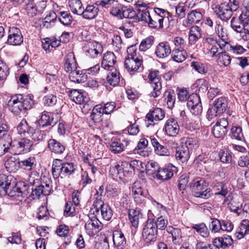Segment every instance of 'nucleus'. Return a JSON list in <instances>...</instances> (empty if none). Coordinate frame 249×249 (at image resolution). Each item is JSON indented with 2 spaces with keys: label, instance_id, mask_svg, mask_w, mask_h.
I'll return each mask as SVG.
<instances>
[{
  "label": "nucleus",
  "instance_id": "nucleus-1",
  "mask_svg": "<svg viewBox=\"0 0 249 249\" xmlns=\"http://www.w3.org/2000/svg\"><path fill=\"white\" fill-rule=\"evenodd\" d=\"M239 8V3L236 0H229L228 3H223L215 8V12L222 20L227 21Z\"/></svg>",
  "mask_w": 249,
  "mask_h": 249
},
{
  "label": "nucleus",
  "instance_id": "nucleus-2",
  "mask_svg": "<svg viewBox=\"0 0 249 249\" xmlns=\"http://www.w3.org/2000/svg\"><path fill=\"white\" fill-rule=\"evenodd\" d=\"M190 188L196 197L208 199L212 194L211 189L207 188L205 180L201 178L194 179L190 184Z\"/></svg>",
  "mask_w": 249,
  "mask_h": 249
},
{
  "label": "nucleus",
  "instance_id": "nucleus-3",
  "mask_svg": "<svg viewBox=\"0 0 249 249\" xmlns=\"http://www.w3.org/2000/svg\"><path fill=\"white\" fill-rule=\"evenodd\" d=\"M154 224V219H148L142 229V238L147 244H153L157 240L158 230Z\"/></svg>",
  "mask_w": 249,
  "mask_h": 249
},
{
  "label": "nucleus",
  "instance_id": "nucleus-4",
  "mask_svg": "<svg viewBox=\"0 0 249 249\" xmlns=\"http://www.w3.org/2000/svg\"><path fill=\"white\" fill-rule=\"evenodd\" d=\"M8 145L16 155H18L30 152L33 148V142L30 139L22 138L18 141L11 142Z\"/></svg>",
  "mask_w": 249,
  "mask_h": 249
},
{
  "label": "nucleus",
  "instance_id": "nucleus-5",
  "mask_svg": "<svg viewBox=\"0 0 249 249\" xmlns=\"http://www.w3.org/2000/svg\"><path fill=\"white\" fill-rule=\"evenodd\" d=\"M127 166L128 162L123 161L121 164H118L112 167L110 172L114 178H118L123 180L125 178H128L132 175V172L128 169Z\"/></svg>",
  "mask_w": 249,
  "mask_h": 249
},
{
  "label": "nucleus",
  "instance_id": "nucleus-6",
  "mask_svg": "<svg viewBox=\"0 0 249 249\" xmlns=\"http://www.w3.org/2000/svg\"><path fill=\"white\" fill-rule=\"evenodd\" d=\"M58 17L59 21L63 25L68 26L71 23L72 21V17L68 12H60L57 15L55 12H52L49 16L47 15L45 18V22H54Z\"/></svg>",
  "mask_w": 249,
  "mask_h": 249
},
{
  "label": "nucleus",
  "instance_id": "nucleus-7",
  "mask_svg": "<svg viewBox=\"0 0 249 249\" xmlns=\"http://www.w3.org/2000/svg\"><path fill=\"white\" fill-rule=\"evenodd\" d=\"M187 106L191 112L195 115H198L202 112L200 98L196 93H193L190 95Z\"/></svg>",
  "mask_w": 249,
  "mask_h": 249
},
{
  "label": "nucleus",
  "instance_id": "nucleus-8",
  "mask_svg": "<svg viewBox=\"0 0 249 249\" xmlns=\"http://www.w3.org/2000/svg\"><path fill=\"white\" fill-rule=\"evenodd\" d=\"M159 73V71H151L148 75V78L153 88V91L150 95L154 98L158 97L161 93V84L158 77Z\"/></svg>",
  "mask_w": 249,
  "mask_h": 249
},
{
  "label": "nucleus",
  "instance_id": "nucleus-9",
  "mask_svg": "<svg viewBox=\"0 0 249 249\" xmlns=\"http://www.w3.org/2000/svg\"><path fill=\"white\" fill-rule=\"evenodd\" d=\"M23 36L21 31L17 27H10L6 43L11 45H19L23 42Z\"/></svg>",
  "mask_w": 249,
  "mask_h": 249
},
{
  "label": "nucleus",
  "instance_id": "nucleus-10",
  "mask_svg": "<svg viewBox=\"0 0 249 249\" xmlns=\"http://www.w3.org/2000/svg\"><path fill=\"white\" fill-rule=\"evenodd\" d=\"M103 50V49L101 44L95 41L89 42L87 46L85 47L86 55L92 58H95L98 55L101 54Z\"/></svg>",
  "mask_w": 249,
  "mask_h": 249
},
{
  "label": "nucleus",
  "instance_id": "nucleus-11",
  "mask_svg": "<svg viewBox=\"0 0 249 249\" xmlns=\"http://www.w3.org/2000/svg\"><path fill=\"white\" fill-rule=\"evenodd\" d=\"M93 206L96 209H100L101 215L104 219L107 221L111 219L113 215L112 210L108 204L104 203L101 198L94 202Z\"/></svg>",
  "mask_w": 249,
  "mask_h": 249
},
{
  "label": "nucleus",
  "instance_id": "nucleus-12",
  "mask_svg": "<svg viewBox=\"0 0 249 249\" xmlns=\"http://www.w3.org/2000/svg\"><path fill=\"white\" fill-rule=\"evenodd\" d=\"M4 165L8 172L15 173L20 168L19 159L15 154L13 156H7Z\"/></svg>",
  "mask_w": 249,
  "mask_h": 249
},
{
  "label": "nucleus",
  "instance_id": "nucleus-13",
  "mask_svg": "<svg viewBox=\"0 0 249 249\" xmlns=\"http://www.w3.org/2000/svg\"><path fill=\"white\" fill-rule=\"evenodd\" d=\"M21 94L13 95L8 103L9 110L14 113H18L23 111L21 105Z\"/></svg>",
  "mask_w": 249,
  "mask_h": 249
},
{
  "label": "nucleus",
  "instance_id": "nucleus-14",
  "mask_svg": "<svg viewBox=\"0 0 249 249\" xmlns=\"http://www.w3.org/2000/svg\"><path fill=\"white\" fill-rule=\"evenodd\" d=\"M165 117V113L160 108H155L150 111L146 116V122H147V126L152 124L154 121H159L162 120Z\"/></svg>",
  "mask_w": 249,
  "mask_h": 249
},
{
  "label": "nucleus",
  "instance_id": "nucleus-15",
  "mask_svg": "<svg viewBox=\"0 0 249 249\" xmlns=\"http://www.w3.org/2000/svg\"><path fill=\"white\" fill-rule=\"evenodd\" d=\"M177 171L176 167L172 164H169L157 172V178L162 181L168 180L173 177Z\"/></svg>",
  "mask_w": 249,
  "mask_h": 249
},
{
  "label": "nucleus",
  "instance_id": "nucleus-16",
  "mask_svg": "<svg viewBox=\"0 0 249 249\" xmlns=\"http://www.w3.org/2000/svg\"><path fill=\"white\" fill-rule=\"evenodd\" d=\"M130 145V142L126 139L122 142L113 141L110 143L109 150L114 154L120 153L126 149H129Z\"/></svg>",
  "mask_w": 249,
  "mask_h": 249
},
{
  "label": "nucleus",
  "instance_id": "nucleus-17",
  "mask_svg": "<svg viewBox=\"0 0 249 249\" xmlns=\"http://www.w3.org/2000/svg\"><path fill=\"white\" fill-rule=\"evenodd\" d=\"M142 60L140 57L129 58L125 57L124 67L129 72L137 71L142 65Z\"/></svg>",
  "mask_w": 249,
  "mask_h": 249
},
{
  "label": "nucleus",
  "instance_id": "nucleus-18",
  "mask_svg": "<svg viewBox=\"0 0 249 249\" xmlns=\"http://www.w3.org/2000/svg\"><path fill=\"white\" fill-rule=\"evenodd\" d=\"M116 62V57L113 53L108 52L104 54L101 66L105 70L116 68L114 65Z\"/></svg>",
  "mask_w": 249,
  "mask_h": 249
},
{
  "label": "nucleus",
  "instance_id": "nucleus-19",
  "mask_svg": "<svg viewBox=\"0 0 249 249\" xmlns=\"http://www.w3.org/2000/svg\"><path fill=\"white\" fill-rule=\"evenodd\" d=\"M53 114L49 112L44 111L42 113L40 119L36 121L40 127H45L49 125H54L56 124V121L54 120Z\"/></svg>",
  "mask_w": 249,
  "mask_h": 249
},
{
  "label": "nucleus",
  "instance_id": "nucleus-20",
  "mask_svg": "<svg viewBox=\"0 0 249 249\" xmlns=\"http://www.w3.org/2000/svg\"><path fill=\"white\" fill-rule=\"evenodd\" d=\"M164 128L166 133L172 137L176 136L179 130L178 123L174 118H170L166 121Z\"/></svg>",
  "mask_w": 249,
  "mask_h": 249
},
{
  "label": "nucleus",
  "instance_id": "nucleus-21",
  "mask_svg": "<svg viewBox=\"0 0 249 249\" xmlns=\"http://www.w3.org/2000/svg\"><path fill=\"white\" fill-rule=\"evenodd\" d=\"M101 223L95 216L89 219L85 224V228L89 234H95L98 232Z\"/></svg>",
  "mask_w": 249,
  "mask_h": 249
},
{
  "label": "nucleus",
  "instance_id": "nucleus-22",
  "mask_svg": "<svg viewBox=\"0 0 249 249\" xmlns=\"http://www.w3.org/2000/svg\"><path fill=\"white\" fill-rule=\"evenodd\" d=\"M175 158L179 163L186 162L190 158V151L186 146L182 145L177 147Z\"/></svg>",
  "mask_w": 249,
  "mask_h": 249
},
{
  "label": "nucleus",
  "instance_id": "nucleus-23",
  "mask_svg": "<svg viewBox=\"0 0 249 249\" xmlns=\"http://www.w3.org/2000/svg\"><path fill=\"white\" fill-rule=\"evenodd\" d=\"M202 11L201 9H196L189 12L185 21L186 24L185 26L191 25L193 23H198L203 18Z\"/></svg>",
  "mask_w": 249,
  "mask_h": 249
},
{
  "label": "nucleus",
  "instance_id": "nucleus-24",
  "mask_svg": "<svg viewBox=\"0 0 249 249\" xmlns=\"http://www.w3.org/2000/svg\"><path fill=\"white\" fill-rule=\"evenodd\" d=\"M151 142L154 147V151L157 155L161 156H169L170 155L169 150L166 147L162 145L155 138H150Z\"/></svg>",
  "mask_w": 249,
  "mask_h": 249
},
{
  "label": "nucleus",
  "instance_id": "nucleus-25",
  "mask_svg": "<svg viewBox=\"0 0 249 249\" xmlns=\"http://www.w3.org/2000/svg\"><path fill=\"white\" fill-rule=\"evenodd\" d=\"M64 61V69L66 72H69L77 69V64L73 52L69 53L65 56Z\"/></svg>",
  "mask_w": 249,
  "mask_h": 249
},
{
  "label": "nucleus",
  "instance_id": "nucleus-26",
  "mask_svg": "<svg viewBox=\"0 0 249 249\" xmlns=\"http://www.w3.org/2000/svg\"><path fill=\"white\" fill-rule=\"evenodd\" d=\"M155 53L158 58H164L168 56L171 51L167 43L160 42L156 46Z\"/></svg>",
  "mask_w": 249,
  "mask_h": 249
},
{
  "label": "nucleus",
  "instance_id": "nucleus-27",
  "mask_svg": "<svg viewBox=\"0 0 249 249\" xmlns=\"http://www.w3.org/2000/svg\"><path fill=\"white\" fill-rule=\"evenodd\" d=\"M231 26L233 30L240 34L243 39H247V34L248 33V30H246L242 23L239 20L238 21L235 17H233L231 21Z\"/></svg>",
  "mask_w": 249,
  "mask_h": 249
},
{
  "label": "nucleus",
  "instance_id": "nucleus-28",
  "mask_svg": "<svg viewBox=\"0 0 249 249\" xmlns=\"http://www.w3.org/2000/svg\"><path fill=\"white\" fill-rule=\"evenodd\" d=\"M113 243L117 249H124L126 245V239L123 232L119 230L113 233Z\"/></svg>",
  "mask_w": 249,
  "mask_h": 249
},
{
  "label": "nucleus",
  "instance_id": "nucleus-29",
  "mask_svg": "<svg viewBox=\"0 0 249 249\" xmlns=\"http://www.w3.org/2000/svg\"><path fill=\"white\" fill-rule=\"evenodd\" d=\"M63 162L61 160L54 159L53 162L52 173L54 179H57L59 177L63 178Z\"/></svg>",
  "mask_w": 249,
  "mask_h": 249
},
{
  "label": "nucleus",
  "instance_id": "nucleus-30",
  "mask_svg": "<svg viewBox=\"0 0 249 249\" xmlns=\"http://www.w3.org/2000/svg\"><path fill=\"white\" fill-rule=\"evenodd\" d=\"M48 145L49 150L56 154H62L65 150V147L62 143L53 139L48 141Z\"/></svg>",
  "mask_w": 249,
  "mask_h": 249
},
{
  "label": "nucleus",
  "instance_id": "nucleus-31",
  "mask_svg": "<svg viewBox=\"0 0 249 249\" xmlns=\"http://www.w3.org/2000/svg\"><path fill=\"white\" fill-rule=\"evenodd\" d=\"M70 72L69 78L71 81L77 83L84 82L87 79V75L82 71L75 69Z\"/></svg>",
  "mask_w": 249,
  "mask_h": 249
},
{
  "label": "nucleus",
  "instance_id": "nucleus-32",
  "mask_svg": "<svg viewBox=\"0 0 249 249\" xmlns=\"http://www.w3.org/2000/svg\"><path fill=\"white\" fill-rule=\"evenodd\" d=\"M142 19L148 23L150 28H157L158 26V20L159 15H154L153 17H151L149 12L148 11H142Z\"/></svg>",
  "mask_w": 249,
  "mask_h": 249
},
{
  "label": "nucleus",
  "instance_id": "nucleus-33",
  "mask_svg": "<svg viewBox=\"0 0 249 249\" xmlns=\"http://www.w3.org/2000/svg\"><path fill=\"white\" fill-rule=\"evenodd\" d=\"M166 231L172 235V241L175 244L179 245L181 243L182 234L180 229L168 226Z\"/></svg>",
  "mask_w": 249,
  "mask_h": 249
},
{
  "label": "nucleus",
  "instance_id": "nucleus-34",
  "mask_svg": "<svg viewBox=\"0 0 249 249\" xmlns=\"http://www.w3.org/2000/svg\"><path fill=\"white\" fill-rule=\"evenodd\" d=\"M214 242L217 245L218 248L226 249L230 247L233 240L231 237L229 235H225L222 237H216L213 239Z\"/></svg>",
  "mask_w": 249,
  "mask_h": 249
},
{
  "label": "nucleus",
  "instance_id": "nucleus-35",
  "mask_svg": "<svg viewBox=\"0 0 249 249\" xmlns=\"http://www.w3.org/2000/svg\"><path fill=\"white\" fill-rule=\"evenodd\" d=\"M108 71H110L107 77V82L111 86H116L120 82V73L116 68H112Z\"/></svg>",
  "mask_w": 249,
  "mask_h": 249
},
{
  "label": "nucleus",
  "instance_id": "nucleus-36",
  "mask_svg": "<svg viewBox=\"0 0 249 249\" xmlns=\"http://www.w3.org/2000/svg\"><path fill=\"white\" fill-rule=\"evenodd\" d=\"M201 30L197 26L191 28L189 35V42L191 44H194L201 37Z\"/></svg>",
  "mask_w": 249,
  "mask_h": 249
},
{
  "label": "nucleus",
  "instance_id": "nucleus-37",
  "mask_svg": "<svg viewBox=\"0 0 249 249\" xmlns=\"http://www.w3.org/2000/svg\"><path fill=\"white\" fill-rule=\"evenodd\" d=\"M18 134L26 136V134L30 135L33 133V127L28 124L27 121L23 119L17 126Z\"/></svg>",
  "mask_w": 249,
  "mask_h": 249
},
{
  "label": "nucleus",
  "instance_id": "nucleus-38",
  "mask_svg": "<svg viewBox=\"0 0 249 249\" xmlns=\"http://www.w3.org/2000/svg\"><path fill=\"white\" fill-rule=\"evenodd\" d=\"M247 234H249V221L244 220L237 229L235 236L237 238L240 239Z\"/></svg>",
  "mask_w": 249,
  "mask_h": 249
},
{
  "label": "nucleus",
  "instance_id": "nucleus-39",
  "mask_svg": "<svg viewBox=\"0 0 249 249\" xmlns=\"http://www.w3.org/2000/svg\"><path fill=\"white\" fill-rule=\"evenodd\" d=\"M21 100L20 101L23 111L32 108L34 105V96L32 94H21Z\"/></svg>",
  "mask_w": 249,
  "mask_h": 249
},
{
  "label": "nucleus",
  "instance_id": "nucleus-40",
  "mask_svg": "<svg viewBox=\"0 0 249 249\" xmlns=\"http://www.w3.org/2000/svg\"><path fill=\"white\" fill-rule=\"evenodd\" d=\"M98 8L93 5H88L85 9L83 10V13H82L83 17L86 19H93L97 15Z\"/></svg>",
  "mask_w": 249,
  "mask_h": 249
},
{
  "label": "nucleus",
  "instance_id": "nucleus-41",
  "mask_svg": "<svg viewBox=\"0 0 249 249\" xmlns=\"http://www.w3.org/2000/svg\"><path fill=\"white\" fill-rule=\"evenodd\" d=\"M187 53L184 49H174L171 54L174 61L180 63L183 62L186 58Z\"/></svg>",
  "mask_w": 249,
  "mask_h": 249
},
{
  "label": "nucleus",
  "instance_id": "nucleus-42",
  "mask_svg": "<svg viewBox=\"0 0 249 249\" xmlns=\"http://www.w3.org/2000/svg\"><path fill=\"white\" fill-rule=\"evenodd\" d=\"M69 6L73 13L78 15H82V13H83L84 8L80 0H70Z\"/></svg>",
  "mask_w": 249,
  "mask_h": 249
},
{
  "label": "nucleus",
  "instance_id": "nucleus-43",
  "mask_svg": "<svg viewBox=\"0 0 249 249\" xmlns=\"http://www.w3.org/2000/svg\"><path fill=\"white\" fill-rule=\"evenodd\" d=\"M69 96L71 99L76 104H81L85 102L83 93L77 89L71 90L69 92Z\"/></svg>",
  "mask_w": 249,
  "mask_h": 249
},
{
  "label": "nucleus",
  "instance_id": "nucleus-44",
  "mask_svg": "<svg viewBox=\"0 0 249 249\" xmlns=\"http://www.w3.org/2000/svg\"><path fill=\"white\" fill-rule=\"evenodd\" d=\"M128 216L132 226L137 227L139 225L140 218L142 216L140 210L137 209L129 210Z\"/></svg>",
  "mask_w": 249,
  "mask_h": 249
},
{
  "label": "nucleus",
  "instance_id": "nucleus-45",
  "mask_svg": "<svg viewBox=\"0 0 249 249\" xmlns=\"http://www.w3.org/2000/svg\"><path fill=\"white\" fill-rule=\"evenodd\" d=\"M213 106L221 114L226 110L227 107V99L224 97H220L214 101Z\"/></svg>",
  "mask_w": 249,
  "mask_h": 249
},
{
  "label": "nucleus",
  "instance_id": "nucleus-46",
  "mask_svg": "<svg viewBox=\"0 0 249 249\" xmlns=\"http://www.w3.org/2000/svg\"><path fill=\"white\" fill-rule=\"evenodd\" d=\"M193 89L198 92L205 93L208 89V83L204 79H199L194 84Z\"/></svg>",
  "mask_w": 249,
  "mask_h": 249
},
{
  "label": "nucleus",
  "instance_id": "nucleus-47",
  "mask_svg": "<svg viewBox=\"0 0 249 249\" xmlns=\"http://www.w3.org/2000/svg\"><path fill=\"white\" fill-rule=\"evenodd\" d=\"M192 228L195 229L198 233L204 238L208 237L209 236V231L205 224L203 223L194 225L192 226Z\"/></svg>",
  "mask_w": 249,
  "mask_h": 249
},
{
  "label": "nucleus",
  "instance_id": "nucleus-48",
  "mask_svg": "<svg viewBox=\"0 0 249 249\" xmlns=\"http://www.w3.org/2000/svg\"><path fill=\"white\" fill-rule=\"evenodd\" d=\"M183 141L184 142V145H182L187 147L189 151L193 149H196L199 146L198 141L196 138L186 137L184 138Z\"/></svg>",
  "mask_w": 249,
  "mask_h": 249
},
{
  "label": "nucleus",
  "instance_id": "nucleus-49",
  "mask_svg": "<svg viewBox=\"0 0 249 249\" xmlns=\"http://www.w3.org/2000/svg\"><path fill=\"white\" fill-rule=\"evenodd\" d=\"M20 168L25 170H30L36 164V160L33 157H30L21 161Z\"/></svg>",
  "mask_w": 249,
  "mask_h": 249
},
{
  "label": "nucleus",
  "instance_id": "nucleus-50",
  "mask_svg": "<svg viewBox=\"0 0 249 249\" xmlns=\"http://www.w3.org/2000/svg\"><path fill=\"white\" fill-rule=\"evenodd\" d=\"M228 130L218 124H215L213 127L212 132L214 136L217 138H223L227 133Z\"/></svg>",
  "mask_w": 249,
  "mask_h": 249
},
{
  "label": "nucleus",
  "instance_id": "nucleus-51",
  "mask_svg": "<svg viewBox=\"0 0 249 249\" xmlns=\"http://www.w3.org/2000/svg\"><path fill=\"white\" fill-rule=\"evenodd\" d=\"M154 41V37L150 36L144 39H143L139 46V49L141 51L144 52L149 49L153 44Z\"/></svg>",
  "mask_w": 249,
  "mask_h": 249
},
{
  "label": "nucleus",
  "instance_id": "nucleus-52",
  "mask_svg": "<svg viewBox=\"0 0 249 249\" xmlns=\"http://www.w3.org/2000/svg\"><path fill=\"white\" fill-rule=\"evenodd\" d=\"M63 176L73 174L76 170L74 164L72 162H63Z\"/></svg>",
  "mask_w": 249,
  "mask_h": 249
},
{
  "label": "nucleus",
  "instance_id": "nucleus-53",
  "mask_svg": "<svg viewBox=\"0 0 249 249\" xmlns=\"http://www.w3.org/2000/svg\"><path fill=\"white\" fill-rule=\"evenodd\" d=\"M10 184L9 177L4 174L0 175V189L7 194Z\"/></svg>",
  "mask_w": 249,
  "mask_h": 249
},
{
  "label": "nucleus",
  "instance_id": "nucleus-54",
  "mask_svg": "<svg viewBox=\"0 0 249 249\" xmlns=\"http://www.w3.org/2000/svg\"><path fill=\"white\" fill-rule=\"evenodd\" d=\"M25 9L30 16H35L37 12V8L34 0H28L26 3Z\"/></svg>",
  "mask_w": 249,
  "mask_h": 249
},
{
  "label": "nucleus",
  "instance_id": "nucleus-55",
  "mask_svg": "<svg viewBox=\"0 0 249 249\" xmlns=\"http://www.w3.org/2000/svg\"><path fill=\"white\" fill-rule=\"evenodd\" d=\"M168 222L167 218L162 216H160L156 219H154V224L156 225V229L160 230H164L165 228H167Z\"/></svg>",
  "mask_w": 249,
  "mask_h": 249
},
{
  "label": "nucleus",
  "instance_id": "nucleus-56",
  "mask_svg": "<svg viewBox=\"0 0 249 249\" xmlns=\"http://www.w3.org/2000/svg\"><path fill=\"white\" fill-rule=\"evenodd\" d=\"M219 158L223 163H230L232 160L231 153L226 149L222 150L219 153Z\"/></svg>",
  "mask_w": 249,
  "mask_h": 249
},
{
  "label": "nucleus",
  "instance_id": "nucleus-57",
  "mask_svg": "<svg viewBox=\"0 0 249 249\" xmlns=\"http://www.w3.org/2000/svg\"><path fill=\"white\" fill-rule=\"evenodd\" d=\"M147 173L155 175L157 176V172L160 171V166L158 162L150 161L146 165Z\"/></svg>",
  "mask_w": 249,
  "mask_h": 249
},
{
  "label": "nucleus",
  "instance_id": "nucleus-58",
  "mask_svg": "<svg viewBox=\"0 0 249 249\" xmlns=\"http://www.w3.org/2000/svg\"><path fill=\"white\" fill-rule=\"evenodd\" d=\"M56 102V96L52 94L46 95L43 98V103L45 106L53 107Z\"/></svg>",
  "mask_w": 249,
  "mask_h": 249
},
{
  "label": "nucleus",
  "instance_id": "nucleus-59",
  "mask_svg": "<svg viewBox=\"0 0 249 249\" xmlns=\"http://www.w3.org/2000/svg\"><path fill=\"white\" fill-rule=\"evenodd\" d=\"M231 137L238 141L244 140L242 130L240 126H233L231 129Z\"/></svg>",
  "mask_w": 249,
  "mask_h": 249
},
{
  "label": "nucleus",
  "instance_id": "nucleus-60",
  "mask_svg": "<svg viewBox=\"0 0 249 249\" xmlns=\"http://www.w3.org/2000/svg\"><path fill=\"white\" fill-rule=\"evenodd\" d=\"M148 144V142L145 138L140 139L137 147L134 149V152L142 155V153L143 152V149L147 147Z\"/></svg>",
  "mask_w": 249,
  "mask_h": 249
},
{
  "label": "nucleus",
  "instance_id": "nucleus-61",
  "mask_svg": "<svg viewBox=\"0 0 249 249\" xmlns=\"http://www.w3.org/2000/svg\"><path fill=\"white\" fill-rule=\"evenodd\" d=\"M70 232L69 227L65 224L59 225L56 230V233L59 236H68Z\"/></svg>",
  "mask_w": 249,
  "mask_h": 249
},
{
  "label": "nucleus",
  "instance_id": "nucleus-62",
  "mask_svg": "<svg viewBox=\"0 0 249 249\" xmlns=\"http://www.w3.org/2000/svg\"><path fill=\"white\" fill-rule=\"evenodd\" d=\"M212 232H218L221 231V220L217 218L213 219L209 226Z\"/></svg>",
  "mask_w": 249,
  "mask_h": 249
},
{
  "label": "nucleus",
  "instance_id": "nucleus-63",
  "mask_svg": "<svg viewBox=\"0 0 249 249\" xmlns=\"http://www.w3.org/2000/svg\"><path fill=\"white\" fill-rule=\"evenodd\" d=\"M31 136L33 139L35 141H41L44 139L45 136V132L44 131H41L39 129H35L33 128L32 133H30Z\"/></svg>",
  "mask_w": 249,
  "mask_h": 249
},
{
  "label": "nucleus",
  "instance_id": "nucleus-64",
  "mask_svg": "<svg viewBox=\"0 0 249 249\" xmlns=\"http://www.w3.org/2000/svg\"><path fill=\"white\" fill-rule=\"evenodd\" d=\"M228 207L231 212L236 213L238 215L241 213L242 204L239 202L236 203L233 200H231L228 204Z\"/></svg>",
  "mask_w": 249,
  "mask_h": 249
}]
</instances>
